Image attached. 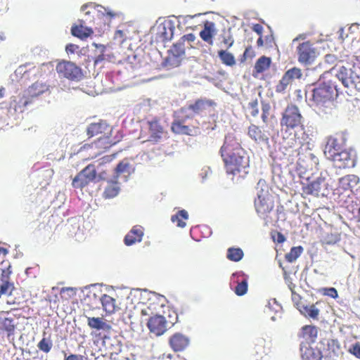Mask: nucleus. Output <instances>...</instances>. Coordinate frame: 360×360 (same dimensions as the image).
Returning a JSON list of instances; mask_svg holds the SVG:
<instances>
[{
  "mask_svg": "<svg viewBox=\"0 0 360 360\" xmlns=\"http://www.w3.org/2000/svg\"><path fill=\"white\" fill-rule=\"evenodd\" d=\"M343 145L344 138L342 136L328 137L323 150L326 158L329 159L341 151L344 147Z\"/></svg>",
  "mask_w": 360,
  "mask_h": 360,
  "instance_id": "9d476101",
  "label": "nucleus"
},
{
  "mask_svg": "<svg viewBox=\"0 0 360 360\" xmlns=\"http://www.w3.org/2000/svg\"><path fill=\"white\" fill-rule=\"evenodd\" d=\"M181 39L183 41H187L188 42H193L195 41V36L193 34H185L184 35Z\"/></svg>",
  "mask_w": 360,
  "mask_h": 360,
  "instance_id": "4d7b16f0",
  "label": "nucleus"
},
{
  "mask_svg": "<svg viewBox=\"0 0 360 360\" xmlns=\"http://www.w3.org/2000/svg\"><path fill=\"white\" fill-rule=\"evenodd\" d=\"M49 91V86L42 82H37L32 84L25 91L22 103L27 105L32 102L33 98H37L44 92Z\"/></svg>",
  "mask_w": 360,
  "mask_h": 360,
  "instance_id": "1a4fd4ad",
  "label": "nucleus"
},
{
  "mask_svg": "<svg viewBox=\"0 0 360 360\" xmlns=\"http://www.w3.org/2000/svg\"><path fill=\"white\" fill-rule=\"evenodd\" d=\"M349 352L356 358L360 359V342L352 345L349 349Z\"/></svg>",
  "mask_w": 360,
  "mask_h": 360,
  "instance_id": "09e8293b",
  "label": "nucleus"
},
{
  "mask_svg": "<svg viewBox=\"0 0 360 360\" xmlns=\"http://www.w3.org/2000/svg\"><path fill=\"white\" fill-rule=\"evenodd\" d=\"M232 280L237 283L235 288V293L238 296H243L248 291V277L243 272H236L232 274Z\"/></svg>",
  "mask_w": 360,
  "mask_h": 360,
  "instance_id": "2eb2a0df",
  "label": "nucleus"
},
{
  "mask_svg": "<svg viewBox=\"0 0 360 360\" xmlns=\"http://www.w3.org/2000/svg\"><path fill=\"white\" fill-rule=\"evenodd\" d=\"M101 302L103 308L106 311V313H113L117 308L115 304V300L106 294L102 295L101 297Z\"/></svg>",
  "mask_w": 360,
  "mask_h": 360,
  "instance_id": "a878e982",
  "label": "nucleus"
},
{
  "mask_svg": "<svg viewBox=\"0 0 360 360\" xmlns=\"http://www.w3.org/2000/svg\"><path fill=\"white\" fill-rule=\"evenodd\" d=\"M304 117L300 109L295 105H289L285 109L281 120V125L287 129L298 127L303 128Z\"/></svg>",
  "mask_w": 360,
  "mask_h": 360,
  "instance_id": "423d86ee",
  "label": "nucleus"
},
{
  "mask_svg": "<svg viewBox=\"0 0 360 360\" xmlns=\"http://www.w3.org/2000/svg\"><path fill=\"white\" fill-rule=\"evenodd\" d=\"M216 34L215 24L212 22L206 21L204 24V28L200 32L201 39L209 44H213V37Z\"/></svg>",
  "mask_w": 360,
  "mask_h": 360,
  "instance_id": "6ab92c4d",
  "label": "nucleus"
},
{
  "mask_svg": "<svg viewBox=\"0 0 360 360\" xmlns=\"http://www.w3.org/2000/svg\"><path fill=\"white\" fill-rule=\"evenodd\" d=\"M175 30L174 23L172 20H165L156 27V40L161 42L170 41Z\"/></svg>",
  "mask_w": 360,
  "mask_h": 360,
  "instance_id": "9b49d317",
  "label": "nucleus"
},
{
  "mask_svg": "<svg viewBox=\"0 0 360 360\" xmlns=\"http://www.w3.org/2000/svg\"><path fill=\"white\" fill-rule=\"evenodd\" d=\"M78 49L79 46L73 44H69L65 47L68 53H74Z\"/></svg>",
  "mask_w": 360,
  "mask_h": 360,
  "instance_id": "6e6d98bb",
  "label": "nucleus"
},
{
  "mask_svg": "<svg viewBox=\"0 0 360 360\" xmlns=\"http://www.w3.org/2000/svg\"><path fill=\"white\" fill-rule=\"evenodd\" d=\"M83 356L77 354H70L68 356H65V360H82Z\"/></svg>",
  "mask_w": 360,
  "mask_h": 360,
  "instance_id": "052dcab7",
  "label": "nucleus"
},
{
  "mask_svg": "<svg viewBox=\"0 0 360 360\" xmlns=\"http://www.w3.org/2000/svg\"><path fill=\"white\" fill-rule=\"evenodd\" d=\"M188 344L189 339L181 333H175L169 339V345L175 352L183 351Z\"/></svg>",
  "mask_w": 360,
  "mask_h": 360,
  "instance_id": "f3484780",
  "label": "nucleus"
},
{
  "mask_svg": "<svg viewBox=\"0 0 360 360\" xmlns=\"http://www.w3.org/2000/svg\"><path fill=\"white\" fill-rule=\"evenodd\" d=\"M328 160L333 161L334 165L338 168L353 167L354 166V160L352 158L350 153L343 149Z\"/></svg>",
  "mask_w": 360,
  "mask_h": 360,
  "instance_id": "f8f14e48",
  "label": "nucleus"
},
{
  "mask_svg": "<svg viewBox=\"0 0 360 360\" xmlns=\"http://www.w3.org/2000/svg\"><path fill=\"white\" fill-rule=\"evenodd\" d=\"M303 248L302 246L293 247L290 252L285 255V259L289 262H295L302 253Z\"/></svg>",
  "mask_w": 360,
  "mask_h": 360,
  "instance_id": "58836bf2",
  "label": "nucleus"
},
{
  "mask_svg": "<svg viewBox=\"0 0 360 360\" xmlns=\"http://www.w3.org/2000/svg\"><path fill=\"white\" fill-rule=\"evenodd\" d=\"M305 39V35L300 34L299 36H297L292 40V43H295L296 41H299L300 39Z\"/></svg>",
  "mask_w": 360,
  "mask_h": 360,
  "instance_id": "338daca9",
  "label": "nucleus"
},
{
  "mask_svg": "<svg viewBox=\"0 0 360 360\" xmlns=\"http://www.w3.org/2000/svg\"><path fill=\"white\" fill-rule=\"evenodd\" d=\"M218 56L221 62L228 66H233L236 64V60L234 56L226 51V50H220L218 52Z\"/></svg>",
  "mask_w": 360,
  "mask_h": 360,
  "instance_id": "72a5a7b5",
  "label": "nucleus"
},
{
  "mask_svg": "<svg viewBox=\"0 0 360 360\" xmlns=\"http://www.w3.org/2000/svg\"><path fill=\"white\" fill-rule=\"evenodd\" d=\"M220 152L227 173L233 175L237 173H243V174L248 173L246 169L249 166V158L233 136L228 135L225 137Z\"/></svg>",
  "mask_w": 360,
  "mask_h": 360,
  "instance_id": "f03ea898",
  "label": "nucleus"
},
{
  "mask_svg": "<svg viewBox=\"0 0 360 360\" xmlns=\"http://www.w3.org/2000/svg\"><path fill=\"white\" fill-rule=\"evenodd\" d=\"M289 84H290V82L283 75L276 86V91L278 93L284 92Z\"/></svg>",
  "mask_w": 360,
  "mask_h": 360,
  "instance_id": "a18cd8bd",
  "label": "nucleus"
},
{
  "mask_svg": "<svg viewBox=\"0 0 360 360\" xmlns=\"http://www.w3.org/2000/svg\"><path fill=\"white\" fill-rule=\"evenodd\" d=\"M172 130L175 134L186 135H190L191 131V129L188 126L182 124L179 121L174 122L172 124Z\"/></svg>",
  "mask_w": 360,
  "mask_h": 360,
  "instance_id": "c9c22d12",
  "label": "nucleus"
},
{
  "mask_svg": "<svg viewBox=\"0 0 360 360\" xmlns=\"http://www.w3.org/2000/svg\"><path fill=\"white\" fill-rule=\"evenodd\" d=\"M304 335L309 336L311 342L314 341V339L317 336L318 329L315 326H305L302 328Z\"/></svg>",
  "mask_w": 360,
  "mask_h": 360,
  "instance_id": "79ce46f5",
  "label": "nucleus"
},
{
  "mask_svg": "<svg viewBox=\"0 0 360 360\" xmlns=\"http://www.w3.org/2000/svg\"><path fill=\"white\" fill-rule=\"evenodd\" d=\"M336 76L346 88L360 91V68L349 63L338 65Z\"/></svg>",
  "mask_w": 360,
  "mask_h": 360,
  "instance_id": "7ed1b4c3",
  "label": "nucleus"
},
{
  "mask_svg": "<svg viewBox=\"0 0 360 360\" xmlns=\"http://www.w3.org/2000/svg\"><path fill=\"white\" fill-rule=\"evenodd\" d=\"M93 45L96 47V49H97L96 52L98 54V53H106L107 48L105 46H104L103 44H98L96 43H94Z\"/></svg>",
  "mask_w": 360,
  "mask_h": 360,
  "instance_id": "13d9d810",
  "label": "nucleus"
},
{
  "mask_svg": "<svg viewBox=\"0 0 360 360\" xmlns=\"http://www.w3.org/2000/svg\"><path fill=\"white\" fill-rule=\"evenodd\" d=\"M252 30L254 32L261 35L263 30V27L259 24H255L253 25Z\"/></svg>",
  "mask_w": 360,
  "mask_h": 360,
  "instance_id": "680f3d73",
  "label": "nucleus"
},
{
  "mask_svg": "<svg viewBox=\"0 0 360 360\" xmlns=\"http://www.w3.org/2000/svg\"><path fill=\"white\" fill-rule=\"evenodd\" d=\"M147 325L150 331L158 336L162 335L167 330V327L165 318L161 315H155L150 317Z\"/></svg>",
  "mask_w": 360,
  "mask_h": 360,
  "instance_id": "ddd939ff",
  "label": "nucleus"
},
{
  "mask_svg": "<svg viewBox=\"0 0 360 360\" xmlns=\"http://www.w3.org/2000/svg\"><path fill=\"white\" fill-rule=\"evenodd\" d=\"M359 179L357 176L354 174L346 175L339 180V185L343 190H348L353 188L358 184Z\"/></svg>",
  "mask_w": 360,
  "mask_h": 360,
  "instance_id": "5701e85b",
  "label": "nucleus"
},
{
  "mask_svg": "<svg viewBox=\"0 0 360 360\" xmlns=\"http://www.w3.org/2000/svg\"><path fill=\"white\" fill-rule=\"evenodd\" d=\"M220 37L222 38V41L220 44V46L222 47L224 44V47L229 49L233 46L234 39L230 32H229L227 34H221L220 35Z\"/></svg>",
  "mask_w": 360,
  "mask_h": 360,
  "instance_id": "c03bdc74",
  "label": "nucleus"
},
{
  "mask_svg": "<svg viewBox=\"0 0 360 360\" xmlns=\"http://www.w3.org/2000/svg\"><path fill=\"white\" fill-rule=\"evenodd\" d=\"M329 73H325L323 79L327 78ZM338 94L336 82L331 79L322 80L309 86L306 91L309 105L319 112L327 113L333 105V98Z\"/></svg>",
  "mask_w": 360,
  "mask_h": 360,
  "instance_id": "f257e3e1",
  "label": "nucleus"
},
{
  "mask_svg": "<svg viewBox=\"0 0 360 360\" xmlns=\"http://www.w3.org/2000/svg\"><path fill=\"white\" fill-rule=\"evenodd\" d=\"M143 236V229L141 226L136 225L132 227L130 231L125 236L124 241L127 246L132 245L136 242H141Z\"/></svg>",
  "mask_w": 360,
  "mask_h": 360,
  "instance_id": "dca6fc26",
  "label": "nucleus"
},
{
  "mask_svg": "<svg viewBox=\"0 0 360 360\" xmlns=\"http://www.w3.org/2000/svg\"><path fill=\"white\" fill-rule=\"evenodd\" d=\"M309 158H310V159H311V160L313 164H314V165H317L318 164L319 160H318V158L314 154L310 153L309 154Z\"/></svg>",
  "mask_w": 360,
  "mask_h": 360,
  "instance_id": "0e129e2a",
  "label": "nucleus"
},
{
  "mask_svg": "<svg viewBox=\"0 0 360 360\" xmlns=\"http://www.w3.org/2000/svg\"><path fill=\"white\" fill-rule=\"evenodd\" d=\"M210 174H211L210 168L209 167H204L201 169L200 176H201L202 181H204Z\"/></svg>",
  "mask_w": 360,
  "mask_h": 360,
  "instance_id": "603ef678",
  "label": "nucleus"
},
{
  "mask_svg": "<svg viewBox=\"0 0 360 360\" xmlns=\"http://www.w3.org/2000/svg\"><path fill=\"white\" fill-rule=\"evenodd\" d=\"M109 129L108 124L105 121L90 124L86 129V134L89 138L105 132Z\"/></svg>",
  "mask_w": 360,
  "mask_h": 360,
  "instance_id": "412c9836",
  "label": "nucleus"
},
{
  "mask_svg": "<svg viewBox=\"0 0 360 360\" xmlns=\"http://www.w3.org/2000/svg\"><path fill=\"white\" fill-rule=\"evenodd\" d=\"M321 291L324 295L330 297L332 298L335 299L338 297V291L335 288H322Z\"/></svg>",
  "mask_w": 360,
  "mask_h": 360,
  "instance_id": "49530a36",
  "label": "nucleus"
},
{
  "mask_svg": "<svg viewBox=\"0 0 360 360\" xmlns=\"http://www.w3.org/2000/svg\"><path fill=\"white\" fill-rule=\"evenodd\" d=\"M103 343L104 345H106L108 343V342H109L110 340V338L109 337H108L106 335H103Z\"/></svg>",
  "mask_w": 360,
  "mask_h": 360,
  "instance_id": "774afa93",
  "label": "nucleus"
},
{
  "mask_svg": "<svg viewBox=\"0 0 360 360\" xmlns=\"http://www.w3.org/2000/svg\"><path fill=\"white\" fill-rule=\"evenodd\" d=\"M56 70L60 76L70 80L79 81L82 77L81 69L70 61L59 63L56 66Z\"/></svg>",
  "mask_w": 360,
  "mask_h": 360,
  "instance_id": "6e6552de",
  "label": "nucleus"
},
{
  "mask_svg": "<svg viewBox=\"0 0 360 360\" xmlns=\"http://www.w3.org/2000/svg\"><path fill=\"white\" fill-rule=\"evenodd\" d=\"M130 169L131 165L129 164V161L127 160H123L116 166L112 177H114L115 179H118L121 174H129L131 172Z\"/></svg>",
  "mask_w": 360,
  "mask_h": 360,
  "instance_id": "c756f323",
  "label": "nucleus"
},
{
  "mask_svg": "<svg viewBox=\"0 0 360 360\" xmlns=\"http://www.w3.org/2000/svg\"><path fill=\"white\" fill-rule=\"evenodd\" d=\"M88 326L96 330H102L104 332H108L111 330V326L99 317H89Z\"/></svg>",
  "mask_w": 360,
  "mask_h": 360,
  "instance_id": "b1692460",
  "label": "nucleus"
},
{
  "mask_svg": "<svg viewBox=\"0 0 360 360\" xmlns=\"http://www.w3.org/2000/svg\"><path fill=\"white\" fill-rule=\"evenodd\" d=\"M270 108V106L269 104H264L262 107V111L263 112L269 114V110Z\"/></svg>",
  "mask_w": 360,
  "mask_h": 360,
  "instance_id": "69168bd1",
  "label": "nucleus"
},
{
  "mask_svg": "<svg viewBox=\"0 0 360 360\" xmlns=\"http://www.w3.org/2000/svg\"><path fill=\"white\" fill-rule=\"evenodd\" d=\"M184 41L180 39L172 49V52L176 57H181L185 54Z\"/></svg>",
  "mask_w": 360,
  "mask_h": 360,
  "instance_id": "ea45409f",
  "label": "nucleus"
},
{
  "mask_svg": "<svg viewBox=\"0 0 360 360\" xmlns=\"http://www.w3.org/2000/svg\"><path fill=\"white\" fill-rule=\"evenodd\" d=\"M326 243L327 244H335L340 240V236L338 234H330L328 235L324 238Z\"/></svg>",
  "mask_w": 360,
  "mask_h": 360,
  "instance_id": "8fccbe9b",
  "label": "nucleus"
},
{
  "mask_svg": "<svg viewBox=\"0 0 360 360\" xmlns=\"http://www.w3.org/2000/svg\"><path fill=\"white\" fill-rule=\"evenodd\" d=\"M107 184L103 192V197L105 198H113L118 195L120 191L118 181L112 177L107 180Z\"/></svg>",
  "mask_w": 360,
  "mask_h": 360,
  "instance_id": "aec40b11",
  "label": "nucleus"
},
{
  "mask_svg": "<svg viewBox=\"0 0 360 360\" xmlns=\"http://www.w3.org/2000/svg\"><path fill=\"white\" fill-rule=\"evenodd\" d=\"M302 357L303 360H321L322 354L318 349L306 347L304 351L302 349Z\"/></svg>",
  "mask_w": 360,
  "mask_h": 360,
  "instance_id": "c85d7f7f",
  "label": "nucleus"
},
{
  "mask_svg": "<svg viewBox=\"0 0 360 360\" xmlns=\"http://www.w3.org/2000/svg\"><path fill=\"white\" fill-rule=\"evenodd\" d=\"M296 53L298 62L305 65L312 64L318 56L317 49L309 41L300 43L296 49Z\"/></svg>",
  "mask_w": 360,
  "mask_h": 360,
  "instance_id": "0eeeda50",
  "label": "nucleus"
},
{
  "mask_svg": "<svg viewBox=\"0 0 360 360\" xmlns=\"http://www.w3.org/2000/svg\"><path fill=\"white\" fill-rule=\"evenodd\" d=\"M327 185L325 178L321 176L307 186L306 192L316 196H324L326 195Z\"/></svg>",
  "mask_w": 360,
  "mask_h": 360,
  "instance_id": "4468645a",
  "label": "nucleus"
},
{
  "mask_svg": "<svg viewBox=\"0 0 360 360\" xmlns=\"http://www.w3.org/2000/svg\"><path fill=\"white\" fill-rule=\"evenodd\" d=\"M110 55L108 53H98L94 60L95 65L98 64L105 60H109Z\"/></svg>",
  "mask_w": 360,
  "mask_h": 360,
  "instance_id": "3c124183",
  "label": "nucleus"
},
{
  "mask_svg": "<svg viewBox=\"0 0 360 360\" xmlns=\"http://www.w3.org/2000/svg\"><path fill=\"white\" fill-rule=\"evenodd\" d=\"M284 279H285V281L286 283V284L288 285L289 289L292 291V289L293 288L295 287V285L292 283V278H290V276L287 274L286 271H284Z\"/></svg>",
  "mask_w": 360,
  "mask_h": 360,
  "instance_id": "864d4df0",
  "label": "nucleus"
},
{
  "mask_svg": "<svg viewBox=\"0 0 360 360\" xmlns=\"http://www.w3.org/2000/svg\"><path fill=\"white\" fill-rule=\"evenodd\" d=\"M270 64V58L262 56L257 60L255 65V70L257 72L262 73L269 68Z\"/></svg>",
  "mask_w": 360,
  "mask_h": 360,
  "instance_id": "473e14b6",
  "label": "nucleus"
},
{
  "mask_svg": "<svg viewBox=\"0 0 360 360\" xmlns=\"http://www.w3.org/2000/svg\"><path fill=\"white\" fill-rule=\"evenodd\" d=\"M302 314L312 319H316L319 314V310L313 304H301L299 308Z\"/></svg>",
  "mask_w": 360,
  "mask_h": 360,
  "instance_id": "bb28decb",
  "label": "nucleus"
},
{
  "mask_svg": "<svg viewBox=\"0 0 360 360\" xmlns=\"http://www.w3.org/2000/svg\"><path fill=\"white\" fill-rule=\"evenodd\" d=\"M285 240V236H284L282 233H278V235H277L276 241H277L278 243H283Z\"/></svg>",
  "mask_w": 360,
  "mask_h": 360,
  "instance_id": "e2e57ef3",
  "label": "nucleus"
},
{
  "mask_svg": "<svg viewBox=\"0 0 360 360\" xmlns=\"http://www.w3.org/2000/svg\"><path fill=\"white\" fill-rule=\"evenodd\" d=\"M61 292H68L69 296L71 297L72 295H75L76 294L75 288H63L61 289Z\"/></svg>",
  "mask_w": 360,
  "mask_h": 360,
  "instance_id": "bf43d9fd",
  "label": "nucleus"
},
{
  "mask_svg": "<svg viewBox=\"0 0 360 360\" xmlns=\"http://www.w3.org/2000/svg\"><path fill=\"white\" fill-rule=\"evenodd\" d=\"M105 172L97 174L95 165H89L73 179L72 184L75 188H83L90 182L105 179Z\"/></svg>",
  "mask_w": 360,
  "mask_h": 360,
  "instance_id": "39448f33",
  "label": "nucleus"
},
{
  "mask_svg": "<svg viewBox=\"0 0 360 360\" xmlns=\"http://www.w3.org/2000/svg\"><path fill=\"white\" fill-rule=\"evenodd\" d=\"M71 32L73 36L80 39H85L90 36L93 33V31L91 29L84 27L82 25H75L72 27Z\"/></svg>",
  "mask_w": 360,
  "mask_h": 360,
  "instance_id": "7c9ffc66",
  "label": "nucleus"
},
{
  "mask_svg": "<svg viewBox=\"0 0 360 360\" xmlns=\"http://www.w3.org/2000/svg\"><path fill=\"white\" fill-rule=\"evenodd\" d=\"M52 346V341L49 338H43L37 345L38 348L45 353L49 352Z\"/></svg>",
  "mask_w": 360,
  "mask_h": 360,
  "instance_id": "a19ab883",
  "label": "nucleus"
},
{
  "mask_svg": "<svg viewBox=\"0 0 360 360\" xmlns=\"http://www.w3.org/2000/svg\"><path fill=\"white\" fill-rule=\"evenodd\" d=\"M275 311L276 315L271 316V320L272 321H276L278 319H281V307L279 305L275 299L271 300L268 302V304L266 305V312L268 313V311Z\"/></svg>",
  "mask_w": 360,
  "mask_h": 360,
  "instance_id": "2f4dec72",
  "label": "nucleus"
},
{
  "mask_svg": "<svg viewBox=\"0 0 360 360\" xmlns=\"http://www.w3.org/2000/svg\"><path fill=\"white\" fill-rule=\"evenodd\" d=\"M337 59H338L337 57L333 54H327L325 56L326 63L330 64V65L335 64Z\"/></svg>",
  "mask_w": 360,
  "mask_h": 360,
  "instance_id": "5fc2aeb1",
  "label": "nucleus"
},
{
  "mask_svg": "<svg viewBox=\"0 0 360 360\" xmlns=\"http://www.w3.org/2000/svg\"><path fill=\"white\" fill-rule=\"evenodd\" d=\"M3 328L8 333V335H13L15 330V325L12 319L6 318L3 321Z\"/></svg>",
  "mask_w": 360,
  "mask_h": 360,
  "instance_id": "37998d69",
  "label": "nucleus"
},
{
  "mask_svg": "<svg viewBox=\"0 0 360 360\" xmlns=\"http://www.w3.org/2000/svg\"><path fill=\"white\" fill-rule=\"evenodd\" d=\"M243 252L239 248H229L227 250L226 257L233 262H239L243 257Z\"/></svg>",
  "mask_w": 360,
  "mask_h": 360,
  "instance_id": "f704fd0d",
  "label": "nucleus"
},
{
  "mask_svg": "<svg viewBox=\"0 0 360 360\" xmlns=\"http://www.w3.org/2000/svg\"><path fill=\"white\" fill-rule=\"evenodd\" d=\"M150 131V141L158 142L161 139L163 129L156 120L148 122Z\"/></svg>",
  "mask_w": 360,
  "mask_h": 360,
  "instance_id": "4be33fe9",
  "label": "nucleus"
},
{
  "mask_svg": "<svg viewBox=\"0 0 360 360\" xmlns=\"http://www.w3.org/2000/svg\"><path fill=\"white\" fill-rule=\"evenodd\" d=\"M215 105V103L210 99H198L193 104L188 106L187 110H192L194 114H200L205 111L208 108Z\"/></svg>",
  "mask_w": 360,
  "mask_h": 360,
  "instance_id": "a211bd4d",
  "label": "nucleus"
},
{
  "mask_svg": "<svg viewBox=\"0 0 360 360\" xmlns=\"http://www.w3.org/2000/svg\"><path fill=\"white\" fill-rule=\"evenodd\" d=\"M5 271H3L1 278V284L0 285V297L2 295H11L13 289V283L8 281V276L4 274Z\"/></svg>",
  "mask_w": 360,
  "mask_h": 360,
  "instance_id": "cd10ccee",
  "label": "nucleus"
},
{
  "mask_svg": "<svg viewBox=\"0 0 360 360\" xmlns=\"http://www.w3.org/2000/svg\"><path fill=\"white\" fill-rule=\"evenodd\" d=\"M180 217H181L184 219H188V214L187 211H186L185 210H181L180 211H179L177 214L172 216L171 220L174 223L177 222V226L179 227L184 228L186 226V222L181 221L180 219Z\"/></svg>",
  "mask_w": 360,
  "mask_h": 360,
  "instance_id": "e433bc0d",
  "label": "nucleus"
},
{
  "mask_svg": "<svg viewBox=\"0 0 360 360\" xmlns=\"http://www.w3.org/2000/svg\"><path fill=\"white\" fill-rule=\"evenodd\" d=\"M248 135L256 142L268 143L269 138L255 125H251L248 129Z\"/></svg>",
  "mask_w": 360,
  "mask_h": 360,
  "instance_id": "393cba45",
  "label": "nucleus"
},
{
  "mask_svg": "<svg viewBox=\"0 0 360 360\" xmlns=\"http://www.w3.org/2000/svg\"><path fill=\"white\" fill-rule=\"evenodd\" d=\"M257 198L255 200V207L257 212L260 215H264L269 212L274 207V202L270 199L268 186L266 181L260 179L256 186Z\"/></svg>",
  "mask_w": 360,
  "mask_h": 360,
  "instance_id": "20e7f679",
  "label": "nucleus"
},
{
  "mask_svg": "<svg viewBox=\"0 0 360 360\" xmlns=\"http://www.w3.org/2000/svg\"><path fill=\"white\" fill-rule=\"evenodd\" d=\"M257 105L258 101L257 99H255L248 103V109L250 110V114L253 117H256L259 113Z\"/></svg>",
  "mask_w": 360,
  "mask_h": 360,
  "instance_id": "de8ad7c7",
  "label": "nucleus"
},
{
  "mask_svg": "<svg viewBox=\"0 0 360 360\" xmlns=\"http://www.w3.org/2000/svg\"><path fill=\"white\" fill-rule=\"evenodd\" d=\"M283 75L290 82L294 79H300L303 76L302 70L300 68L295 67L287 70Z\"/></svg>",
  "mask_w": 360,
  "mask_h": 360,
  "instance_id": "4c0bfd02",
  "label": "nucleus"
}]
</instances>
